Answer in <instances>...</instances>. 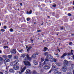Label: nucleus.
<instances>
[{
    "mask_svg": "<svg viewBox=\"0 0 74 74\" xmlns=\"http://www.w3.org/2000/svg\"><path fill=\"white\" fill-rule=\"evenodd\" d=\"M27 48H28V47L26 46V49H27Z\"/></svg>",
    "mask_w": 74,
    "mask_h": 74,
    "instance_id": "052dcab7",
    "label": "nucleus"
},
{
    "mask_svg": "<svg viewBox=\"0 0 74 74\" xmlns=\"http://www.w3.org/2000/svg\"><path fill=\"white\" fill-rule=\"evenodd\" d=\"M68 15L69 16H71V14H70V13H69L68 14Z\"/></svg>",
    "mask_w": 74,
    "mask_h": 74,
    "instance_id": "ea45409f",
    "label": "nucleus"
},
{
    "mask_svg": "<svg viewBox=\"0 0 74 74\" xmlns=\"http://www.w3.org/2000/svg\"><path fill=\"white\" fill-rule=\"evenodd\" d=\"M43 68L45 70H47L48 69H50V67L48 66H44Z\"/></svg>",
    "mask_w": 74,
    "mask_h": 74,
    "instance_id": "1a4fd4ad",
    "label": "nucleus"
},
{
    "mask_svg": "<svg viewBox=\"0 0 74 74\" xmlns=\"http://www.w3.org/2000/svg\"><path fill=\"white\" fill-rule=\"evenodd\" d=\"M64 64L65 66H69V63H68V61L66 60H65L64 61Z\"/></svg>",
    "mask_w": 74,
    "mask_h": 74,
    "instance_id": "39448f33",
    "label": "nucleus"
},
{
    "mask_svg": "<svg viewBox=\"0 0 74 74\" xmlns=\"http://www.w3.org/2000/svg\"><path fill=\"white\" fill-rule=\"evenodd\" d=\"M13 29L12 28H11L10 29V31L11 32H13Z\"/></svg>",
    "mask_w": 74,
    "mask_h": 74,
    "instance_id": "c756f323",
    "label": "nucleus"
},
{
    "mask_svg": "<svg viewBox=\"0 0 74 74\" xmlns=\"http://www.w3.org/2000/svg\"><path fill=\"white\" fill-rule=\"evenodd\" d=\"M37 32H40L41 30H38L37 31Z\"/></svg>",
    "mask_w": 74,
    "mask_h": 74,
    "instance_id": "864d4df0",
    "label": "nucleus"
},
{
    "mask_svg": "<svg viewBox=\"0 0 74 74\" xmlns=\"http://www.w3.org/2000/svg\"><path fill=\"white\" fill-rule=\"evenodd\" d=\"M27 21H29V20H30V18H27Z\"/></svg>",
    "mask_w": 74,
    "mask_h": 74,
    "instance_id": "58836bf2",
    "label": "nucleus"
},
{
    "mask_svg": "<svg viewBox=\"0 0 74 74\" xmlns=\"http://www.w3.org/2000/svg\"><path fill=\"white\" fill-rule=\"evenodd\" d=\"M26 69V67H24L22 69H21V71L22 72H23Z\"/></svg>",
    "mask_w": 74,
    "mask_h": 74,
    "instance_id": "a211bd4d",
    "label": "nucleus"
},
{
    "mask_svg": "<svg viewBox=\"0 0 74 74\" xmlns=\"http://www.w3.org/2000/svg\"><path fill=\"white\" fill-rule=\"evenodd\" d=\"M26 56L27 58H25V59H24V60H28L30 61L32 60V57H30L29 56V55L27 54V55Z\"/></svg>",
    "mask_w": 74,
    "mask_h": 74,
    "instance_id": "f03ea898",
    "label": "nucleus"
},
{
    "mask_svg": "<svg viewBox=\"0 0 74 74\" xmlns=\"http://www.w3.org/2000/svg\"><path fill=\"white\" fill-rule=\"evenodd\" d=\"M4 29H7V27H6V26H5L4 27Z\"/></svg>",
    "mask_w": 74,
    "mask_h": 74,
    "instance_id": "49530a36",
    "label": "nucleus"
},
{
    "mask_svg": "<svg viewBox=\"0 0 74 74\" xmlns=\"http://www.w3.org/2000/svg\"><path fill=\"white\" fill-rule=\"evenodd\" d=\"M55 66H52L51 68V70H55Z\"/></svg>",
    "mask_w": 74,
    "mask_h": 74,
    "instance_id": "412c9836",
    "label": "nucleus"
},
{
    "mask_svg": "<svg viewBox=\"0 0 74 74\" xmlns=\"http://www.w3.org/2000/svg\"><path fill=\"white\" fill-rule=\"evenodd\" d=\"M23 62L25 66H31L30 63V62H29L28 61H24Z\"/></svg>",
    "mask_w": 74,
    "mask_h": 74,
    "instance_id": "f257e3e1",
    "label": "nucleus"
},
{
    "mask_svg": "<svg viewBox=\"0 0 74 74\" xmlns=\"http://www.w3.org/2000/svg\"><path fill=\"white\" fill-rule=\"evenodd\" d=\"M53 62H56V61H57V60H56V59H55V58H53Z\"/></svg>",
    "mask_w": 74,
    "mask_h": 74,
    "instance_id": "393cba45",
    "label": "nucleus"
},
{
    "mask_svg": "<svg viewBox=\"0 0 74 74\" xmlns=\"http://www.w3.org/2000/svg\"><path fill=\"white\" fill-rule=\"evenodd\" d=\"M10 52L12 53H14V54H15V53H16V49H14L10 51Z\"/></svg>",
    "mask_w": 74,
    "mask_h": 74,
    "instance_id": "0eeeda50",
    "label": "nucleus"
},
{
    "mask_svg": "<svg viewBox=\"0 0 74 74\" xmlns=\"http://www.w3.org/2000/svg\"><path fill=\"white\" fill-rule=\"evenodd\" d=\"M32 47L31 46L29 47L28 48V49H27V52H29V51L30 50V49H32Z\"/></svg>",
    "mask_w": 74,
    "mask_h": 74,
    "instance_id": "f3484780",
    "label": "nucleus"
},
{
    "mask_svg": "<svg viewBox=\"0 0 74 74\" xmlns=\"http://www.w3.org/2000/svg\"><path fill=\"white\" fill-rule=\"evenodd\" d=\"M45 61L46 62H48V61H49V60L48 59V58L47 57H46L45 59Z\"/></svg>",
    "mask_w": 74,
    "mask_h": 74,
    "instance_id": "5701e85b",
    "label": "nucleus"
},
{
    "mask_svg": "<svg viewBox=\"0 0 74 74\" xmlns=\"http://www.w3.org/2000/svg\"><path fill=\"white\" fill-rule=\"evenodd\" d=\"M42 65V62H39V65L40 66H41V65Z\"/></svg>",
    "mask_w": 74,
    "mask_h": 74,
    "instance_id": "79ce46f5",
    "label": "nucleus"
},
{
    "mask_svg": "<svg viewBox=\"0 0 74 74\" xmlns=\"http://www.w3.org/2000/svg\"><path fill=\"white\" fill-rule=\"evenodd\" d=\"M52 71V69L49 72V73H51Z\"/></svg>",
    "mask_w": 74,
    "mask_h": 74,
    "instance_id": "a18cd8bd",
    "label": "nucleus"
},
{
    "mask_svg": "<svg viewBox=\"0 0 74 74\" xmlns=\"http://www.w3.org/2000/svg\"><path fill=\"white\" fill-rule=\"evenodd\" d=\"M47 58L48 59H52L53 58V57L50 55H48L47 56Z\"/></svg>",
    "mask_w": 74,
    "mask_h": 74,
    "instance_id": "6e6552de",
    "label": "nucleus"
},
{
    "mask_svg": "<svg viewBox=\"0 0 74 74\" xmlns=\"http://www.w3.org/2000/svg\"><path fill=\"white\" fill-rule=\"evenodd\" d=\"M67 74H72V73L71 72H69L67 73Z\"/></svg>",
    "mask_w": 74,
    "mask_h": 74,
    "instance_id": "f704fd0d",
    "label": "nucleus"
},
{
    "mask_svg": "<svg viewBox=\"0 0 74 74\" xmlns=\"http://www.w3.org/2000/svg\"><path fill=\"white\" fill-rule=\"evenodd\" d=\"M31 42H32V43H33V40H31Z\"/></svg>",
    "mask_w": 74,
    "mask_h": 74,
    "instance_id": "5fc2aeb1",
    "label": "nucleus"
},
{
    "mask_svg": "<svg viewBox=\"0 0 74 74\" xmlns=\"http://www.w3.org/2000/svg\"><path fill=\"white\" fill-rule=\"evenodd\" d=\"M48 18H49V16H48Z\"/></svg>",
    "mask_w": 74,
    "mask_h": 74,
    "instance_id": "774afa93",
    "label": "nucleus"
},
{
    "mask_svg": "<svg viewBox=\"0 0 74 74\" xmlns=\"http://www.w3.org/2000/svg\"><path fill=\"white\" fill-rule=\"evenodd\" d=\"M57 65L58 66H60V64L59 63H58L57 64Z\"/></svg>",
    "mask_w": 74,
    "mask_h": 74,
    "instance_id": "473e14b6",
    "label": "nucleus"
},
{
    "mask_svg": "<svg viewBox=\"0 0 74 74\" xmlns=\"http://www.w3.org/2000/svg\"><path fill=\"white\" fill-rule=\"evenodd\" d=\"M9 71L10 73H14V70L13 69H10L9 70Z\"/></svg>",
    "mask_w": 74,
    "mask_h": 74,
    "instance_id": "2eb2a0df",
    "label": "nucleus"
},
{
    "mask_svg": "<svg viewBox=\"0 0 74 74\" xmlns=\"http://www.w3.org/2000/svg\"><path fill=\"white\" fill-rule=\"evenodd\" d=\"M43 25V24L42 23L41 24V25Z\"/></svg>",
    "mask_w": 74,
    "mask_h": 74,
    "instance_id": "338daca9",
    "label": "nucleus"
},
{
    "mask_svg": "<svg viewBox=\"0 0 74 74\" xmlns=\"http://www.w3.org/2000/svg\"><path fill=\"white\" fill-rule=\"evenodd\" d=\"M52 7H56V5H53Z\"/></svg>",
    "mask_w": 74,
    "mask_h": 74,
    "instance_id": "c03bdc74",
    "label": "nucleus"
},
{
    "mask_svg": "<svg viewBox=\"0 0 74 74\" xmlns=\"http://www.w3.org/2000/svg\"><path fill=\"white\" fill-rule=\"evenodd\" d=\"M67 70V67L65 65L63 66H62V71L64 72H66Z\"/></svg>",
    "mask_w": 74,
    "mask_h": 74,
    "instance_id": "7ed1b4c3",
    "label": "nucleus"
},
{
    "mask_svg": "<svg viewBox=\"0 0 74 74\" xmlns=\"http://www.w3.org/2000/svg\"><path fill=\"white\" fill-rule=\"evenodd\" d=\"M3 48L4 49H5V48H8V47L7 46H4Z\"/></svg>",
    "mask_w": 74,
    "mask_h": 74,
    "instance_id": "7c9ffc66",
    "label": "nucleus"
},
{
    "mask_svg": "<svg viewBox=\"0 0 74 74\" xmlns=\"http://www.w3.org/2000/svg\"><path fill=\"white\" fill-rule=\"evenodd\" d=\"M56 73L57 74H61V73L60 72H56Z\"/></svg>",
    "mask_w": 74,
    "mask_h": 74,
    "instance_id": "c9c22d12",
    "label": "nucleus"
},
{
    "mask_svg": "<svg viewBox=\"0 0 74 74\" xmlns=\"http://www.w3.org/2000/svg\"><path fill=\"white\" fill-rule=\"evenodd\" d=\"M45 60V59L44 58H41V62H42L43 61H44V60Z\"/></svg>",
    "mask_w": 74,
    "mask_h": 74,
    "instance_id": "bb28decb",
    "label": "nucleus"
},
{
    "mask_svg": "<svg viewBox=\"0 0 74 74\" xmlns=\"http://www.w3.org/2000/svg\"><path fill=\"white\" fill-rule=\"evenodd\" d=\"M21 57L22 58H25L26 56V55L25 54H21Z\"/></svg>",
    "mask_w": 74,
    "mask_h": 74,
    "instance_id": "aec40b11",
    "label": "nucleus"
},
{
    "mask_svg": "<svg viewBox=\"0 0 74 74\" xmlns=\"http://www.w3.org/2000/svg\"><path fill=\"white\" fill-rule=\"evenodd\" d=\"M1 31H2L3 32H5V31H4V29H1Z\"/></svg>",
    "mask_w": 74,
    "mask_h": 74,
    "instance_id": "3c124183",
    "label": "nucleus"
},
{
    "mask_svg": "<svg viewBox=\"0 0 74 74\" xmlns=\"http://www.w3.org/2000/svg\"><path fill=\"white\" fill-rule=\"evenodd\" d=\"M0 74H3V72H0Z\"/></svg>",
    "mask_w": 74,
    "mask_h": 74,
    "instance_id": "4d7b16f0",
    "label": "nucleus"
},
{
    "mask_svg": "<svg viewBox=\"0 0 74 74\" xmlns=\"http://www.w3.org/2000/svg\"><path fill=\"white\" fill-rule=\"evenodd\" d=\"M58 51L59 52H60V50H59V49H58Z\"/></svg>",
    "mask_w": 74,
    "mask_h": 74,
    "instance_id": "13d9d810",
    "label": "nucleus"
},
{
    "mask_svg": "<svg viewBox=\"0 0 74 74\" xmlns=\"http://www.w3.org/2000/svg\"><path fill=\"white\" fill-rule=\"evenodd\" d=\"M73 5H74V1H73Z\"/></svg>",
    "mask_w": 74,
    "mask_h": 74,
    "instance_id": "0e129e2a",
    "label": "nucleus"
},
{
    "mask_svg": "<svg viewBox=\"0 0 74 74\" xmlns=\"http://www.w3.org/2000/svg\"><path fill=\"white\" fill-rule=\"evenodd\" d=\"M44 55L45 56H47V55H48V52H46L45 53H44Z\"/></svg>",
    "mask_w": 74,
    "mask_h": 74,
    "instance_id": "b1692460",
    "label": "nucleus"
},
{
    "mask_svg": "<svg viewBox=\"0 0 74 74\" xmlns=\"http://www.w3.org/2000/svg\"><path fill=\"white\" fill-rule=\"evenodd\" d=\"M9 58H10V59H11V58H12V56L11 55H10L9 56H8Z\"/></svg>",
    "mask_w": 74,
    "mask_h": 74,
    "instance_id": "2f4dec72",
    "label": "nucleus"
},
{
    "mask_svg": "<svg viewBox=\"0 0 74 74\" xmlns=\"http://www.w3.org/2000/svg\"><path fill=\"white\" fill-rule=\"evenodd\" d=\"M71 55V53H68V56H70Z\"/></svg>",
    "mask_w": 74,
    "mask_h": 74,
    "instance_id": "09e8293b",
    "label": "nucleus"
},
{
    "mask_svg": "<svg viewBox=\"0 0 74 74\" xmlns=\"http://www.w3.org/2000/svg\"><path fill=\"white\" fill-rule=\"evenodd\" d=\"M33 62L35 65H37V64H38V63L36 61L34 60L33 61Z\"/></svg>",
    "mask_w": 74,
    "mask_h": 74,
    "instance_id": "dca6fc26",
    "label": "nucleus"
},
{
    "mask_svg": "<svg viewBox=\"0 0 74 74\" xmlns=\"http://www.w3.org/2000/svg\"><path fill=\"white\" fill-rule=\"evenodd\" d=\"M14 69L15 70H19V66H13Z\"/></svg>",
    "mask_w": 74,
    "mask_h": 74,
    "instance_id": "423d86ee",
    "label": "nucleus"
},
{
    "mask_svg": "<svg viewBox=\"0 0 74 74\" xmlns=\"http://www.w3.org/2000/svg\"><path fill=\"white\" fill-rule=\"evenodd\" d=\"M58 55V54H56L55 55Z\"/></svg>",
    "mask_w": 74,
    "mask_h": 74,
    "instance_id": "69168bd1",
    "label": "nucleus"
},
{
    "mask_svg": "<svg viewBox=\"0 0 74 74\" xmlns=\"http://www.w3.org/2000/svg\"><path fill=\"white\" fill-rule=\"evenodd\" d=\"M18 62H19V60H15L14 62V64L15 65H16V64H17Z\"/></svg>",
    "mask_w": 74,
    "mask_h": 74,
    "instance_id": "4468645a",
    "label": "nucleus"
},
{
    "mask_svg": "<svg viewBox=\"0 0 74 74\" xmlns=\"http://www.w3.org/2000/svg\"><path fill=\"white\" fill-rule=\"evenodd\" d=\"M32 73V71L29 69H27L25 72V74H30Z\"/></svg>",
    "mask_w": 74,
    "mask_h": 74,
    "instance_id": "20e7f679",
    "label": "nucleus"
},
{
    "mask_svg": "<svg viewBox=\"0 0 74 74\" xmlns=\"http://www.w3.org/2000/svg\"><path fill=\"white\" fill-rule=\"evenodd\" d=\"M73 51V50H71V53L72 55H73V52H72V51Z\"/></svg>",
    "mask_w": 74,
    "mask_h": 74,
    "instance_id": "8fccbe9b",
    "label": "nucleus"
},
{
    "mask_svg": "<svg viewBox=\"0 0 74 74\" xmlns=\"http://www.w3.org/2000/svg\"><path fill=\"white\" fill-rule=\"evenodd\" d=\"M20 5H21V6H22V3H21L20 4Z\"/></svg>",
    "mask_w": 74,
    "mask_h": 74,
    "instance_id": "bf43d9fd",
    "label": "nucleus"
},
{
    "mask_svg": "<svg viewBox=\"0 0 74 74\" xmlns=\"http://www.w3.org/2000/svg\"><path fill=\"white\" fill-rule=\"evenodd\" d=\"M11 65L13 66H15V64L14 62H11Z\"/></svg>",
    "mask_w": 74,
    "mask_h": 74,
    "instance_id": "6ab92c4d",
    "label": "nucleus"
},
{
    "mask_svg": "<svg viewBox=\"0 0 74 74\" xmlns=\"http://www.w3.org/2000/svg\"><path fill=\"white\" fill-rule=\"evenodd\" d=\"M69 45H72V42H70L69 43Z\"/></svg>",
    "mask_w": 74,
    "mask_h": 74,
    "instance_id": "4c0bfd02",
    "label": "nucleus"
},
{
    "mask_svg": "<svg viewBox=\"0 0 74 74\" xmlns=\"http://www.w3.org/2000/svg\"><path fill=\"white\" fill-rule=\"evenodd\" d=\"M38 55V54L37 53H36V54H34L33 55H32V56H31V58H36V55Z\"/></svg>",
    "mask_w": 74,
    "mask_h": 74,
    "instance_id": "f8f14e48",
    "label": "nucleus"
},
{
    "mask_svg": "<svg viewBox=\"0 0 74 74\" xmlns=\"http://www.w3.org/2000/svg\"><path fill=\"white\" fill-rule=\"evenodd\" d=\"M0 53H1V50H0Z\"/></svg>",
    "mask_w": 74,
    "mask_h": 74,
    "instance_id": "680f3d73",
    "label": "nucleus"
},
{
    "mask_svg": "<svg viewBox=\"0 0 74 74\" xmlns=\"http://www.w3.org/2000/svg\"><path fill=\"white\" fill-rule=\"evenodd\" d=\"M67 55V53H64L63 54V55L61 57V58L62 59V58H64V56H66V55Z\"/></svg>",
    "mask_w": 74,
    "mask_h": 74,
    "instance_id": "ddd939ff",
    "label": "nucleus"
},
{
    "mask_svg": "<svg viewBox=\"0 0 74 74\" xmlns=\"http://www.w3.org/2000/svg\"><path fill=\"white\" fill-rule=\"evenodd\" d=\"M45 61L44 62L43 64H45Z\"/></svg>",
    "mask_w": 74,
    "mask_h": 74,
    "instance_id": "6e6d98bb",
    "label": "nucleus"
},
{
    "mask_svg": "<svg viewBox=\"0 0 74 74\" xmlns=\"http://www.w3.org/2000/svg\"><path fill=\"white\" fill-rule=\"evenodd\" d=\"M32 14V10H31L29 12H28V11H27V14L30 15V14Z\"/></svg>",
    "mask_w": 74,
    "mask_h": 74,
    "instance_id": "9d476101",
    "label": "nucleus"
},
{
    "mask_svg": "<svg viewBox=\"0 0 74 74\" xmlns=\"http://www.w3.org/2000/svg\"><path fill=\"white\" fill-rule=\"evenodd\" d=\"M58 70V68L56 67L55 66V69H54V70L55 71H56Z\"/></svg>",
    "mask_w": 74,
    "mask_h": 74,
    "instance_id": "72a5a7b5",
    "label": "nucleus"
},
{
    "mask_svg": "<svg viewBox=\"0 0 74 74\" xmlns=\"http://www.w3.org/2000/svg\"><path fill=\"white\" fill-rule=\"evenodd\" d=\"M5 74H8V71H5Z\"/></svg>",
    "mask_w": 74,
    "mask_h": 74,
    "instance_id": "e433bc0d",
    "label": "nucleus"
},
{
    "mask_svg": "<svg viewBox=\"0 0 74 74\" xmlns=\"http://www.w3.org/2000/svg\"><path fill=\"white\" fill-rule=\"evenodd\" d=\"M36 73H36V71H34L33 72V74H36Z\"/></svg>",
    "mask_w": 74,
    "mask_h": 74,
    "instance_id": "a19ab883",
    "label": "nucleus"
},
{
    "mask_svg": "<svg viewBox=\"0 0 74 74\" xmlns=\"http://www.w3.org/2000/svg\"><path fill=\"white\" fill-rule=\"evenodd\" d=\"M21 72H17V74H21Z\"/></svg>",
    "mask_w": 74,
    "mask_h": 74,
    "instance_id": "37998d69",
    "label": "nucleus"
},
{
    "mask_svg": "<svg viewBox=\"0 0 74 74\" xmlns=\"http://www.w3.org/2000/svg\"><path fill=\"white\" fill-rule=\"evenodd\" d=\"M4 58H7V56L6 55H4L3 56Z\"/></svg>",
    "mask_w": 74,
    "mask_h": 74,
    "instance_id": "de8ad7c7",
    "label": "nucleus"
},
{
    "mask_svg": "<svg viewBox=\"0 0 74 74\" xmlns=\"http://www.w3.org/2000/svg\"><path fill=\"white\" fill-rule=\"evenodd\" d=\"M23 49H22L21 50H18V51L19 52H21V53H22V52H23Z\"/></svg>",
    "mask_w": 74,
    "mask_h": 74,
    "instance_id": "a878e982",
    "label": "nucleus"
},
{
    "mask_svg": "<svg viewBox=\"0 0 74 74\" xmlns=\"http://www.w3.org/2000/svg\"><path fill=\"white\" fill-rule=\"evenodd\" d=\"M73 74H74V70L73 71Z\"/></svg>",
    "mask_w": 74,
    "mask_h": 74,
    "instance_id": "e2e57ef3",
    "label": "nucleus"
},
{
    "mask_svg": "<svg viewBox=\"0 0 74 74\" xmlns=\"http://www.w3.org/2000/svg\"><path fill=\"white\" fill-rule=\"evenodd\" d=\"M44 49H45V52L46 51H47V50H48V48L47 47H45Z\"/></svg>",
    "mask_w": 74,
    "mask_h": 74,
    "instance_id": "cd10ccee",
    "label": "nucleus"
},
{
    "mask_svg": "<svg viewBox=\"0 0 74 74\" xmlns=\"http://www.w3.org/2000/svg\"><path fill=\"white\" fill-rule=\"evenodd\" d=\"M10 62V60L8 59H5L4 61V63H7V62Z\"/></svg>",
    "mask_w": 74,
    "mask_h": 74,
    "instance_id": "9b49d317",
    "label": "nucleus"
},
{
    "mask_svg": "<svg viewBox=\"0 0 74 74\" xmlns=\"http://www.w3.org/2000/svg\"><path fill=\"white\" fill-rule=\"evenodd\" d=\"M14 59H17L18 58V56H14Z\"/></svg>",
    "mask_w": 74,
    "mask_h": 74,
    "instance_id": "4be33fe9",
    "label": "nucleus"
},
{
    "mask_svg": "<svg viewBox=\"0 0 74 74\" xmlns=\"http://www.w3.org/2000/svg\"><path fill=\"white\" fill-rule=\"evenodd\" d=\"M3 59L2 58L0 57V61H1V62L3 61Z\"/></svg>",
    "mask_w": 74,
    "mask_h": 74,
    "instance_id": "c85d7f7f",
    "label": "nucleus"
},
{
    "mask_svg": "<svg viewBox=\"0 0 74 74\" xmlns=\"http://www.w3.org/2000/svg\"><path fill=\"white\" fill-rule=\"evenodd\" d=\"M63 27L60 28V29H61V30H63Z\"/></svg>",
    "mask_w": 74,
    "mask_h": 74,
    "instance_id": "603ef678",
    "label": "nucleus"
}]
</instances>
